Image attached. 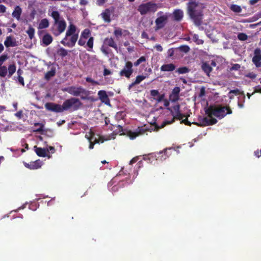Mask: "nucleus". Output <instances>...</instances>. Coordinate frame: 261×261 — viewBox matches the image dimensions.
Here are the masks:
<instances>
[{"instance_id": "0e129e2a", "label": "nucleus", "mask_w": 261, "mask_h": 261, "mask_svg": "<svg viewBox=\"0 0 261 261\" xmlns=\"http://www.w3.org/2000/svg\"><path fill=\"white\" fill-rule=\"evenodd\" d=\"M6 11V7L3 5H0V13H5Z\"/></svg>"}, {"instance_id": "58836bf2", "label": "nucleus", "mask_w": 261, "mask_h": 261, "mask_svg": "<svg viewBox=\"0 0 261 261\" xmlns=\"http://www.w3.org/2000/svg\"><path fill=\"white\" fill-rule=\"evenodd\" d=\"M55 73L56 72L55 69H51V70L47 71L45 75V79L48 80L51 77L54 76L55 75Z\"/></svg>"}, {"instance_id": "0eeeda50", "label": "nucleus", "mask_w": 261, "mask_h": 261, "mask_svg": "<svg viewBox=\"0 0 261 261\" xmlns=\"http://www.w3.org/2000/svg\"><path fill=\"white\" fill-rule=\"evenodd\" d=\"M167 149H165L163 151H161L157 153H150L148 155H144L143 160L147 161L148 163H152V160L155 159L156 160H160L161 161L165 160L168 155L167 154Z\"/></svg>"}, {"instance_id": "79ce46f5", "label": "nucleus", "mask_w": 261, "mask_h": 261, "mask_svg": "<svg viewBox=\"0 0 261 261\" xmlns=\"http://www.w3.org/2000/svg\"><path fill=\"white\" fill-rule=\"evenodd\" d=\"M179 50L182 53H187L190 50V47L187 45H181L178 48Z\"/></svg>"}, {"instance_id": "338daca9", "label": "nucleus", "mask_w": 261, "mask_h": 261, "mask_svg": "<svg viewBox=\"0 0 261 261\" xmlns=\"http://www.w3.org/2000/svg\"><path fill=\"white\" fill-rule=\"evenodd\" d=\"M254 154L257 158H259L261 156V149L259 151L258 150L255 151Z\"/></svg>"}, {"instance_id": "412c9836", "label": "nucleus", "mask_w": 261, "mask_h": 261, "mask_svg": "<svg viewBox=\"0 0 261 261\" xmlns=\"http://www.w3.org/2000/svg\"><path fill=\"white\" fill-rule=\"evenodd\" d=\"M4 44L7 47H14L17 45L15 39L11 36H8L6 38L4 41Z\"/></svg>"}, {"instance_id": "f3484780", "label": "nucleus", "mask_w": 261, "mask_h": 261, "mask_svg": "<svg viewBox=\"0 0 261 261\" xmlns=\"http://www.w3.org/2000/svg\"><path fill=\"white\" fill-rule=\"evenodd\" d=\"M97 95L99 100L105 105L110 106V100L109 96L105 90H100L98 92Z\"/></svg>"}, {"instance_id": "052dcab7", "label": "nucleus", "mask_w": 261, "mask_h": 261, "mask_svg": "<svg viewBox=\"0 0 261 261\" xmlns=\"http://www.w3.org/2000/svg\"><path fill=\"white\" fill-rule=\"evenodd\" d=\"M112 74V72L107 69V68H105L104 70H103V74L104 76H107V75H110Z\"/></svg>"}, {"instance_id": "1a4fd4ad", "label": "nucleus", "mask_w": 261, "mask_h": 261, "mask_svg": "<svg viewBox=\"0 0 261 261\" xmlns=\"http://www.w3.org/2000/svg\"><path fill=\"white\" fill-rule=\"evenodd\" d=\"M171 113H172V115L173 116V117L172 118L171 120V121H168V120L164 121L160 126H159L157 124H155V130L157 131L159 129L163 128L167 124H172V123H173L175 121V119L182 120L183 118L184 117H185V115L181 114L180 113V112H178V113H174L172 111H171Z\"/></svg>"}, {"instance_id": "a211bd4d", "label": "nucleus", "mask_w": 261, "mask_h": 261, "mask_svg": "<svg viewBox=\"0 0 261 261\" xmlns=\"http://www.w3.org/2000/svg\"><path fill=\"white\" fill-rule=\"evenodd\" d=\"M180 88L178 87H175L172 90V93L169 95V99L172 102L177 101L179 99Z\"/></svg>"}, {"instance_id": "4be33fe9", "label": "nucleus", "mask_w": 261, "mask_h": 261, "mask_svg": "<svg viewBox=\"0 0 261 261\" xmlns=\"http://www.w3.org/2000/svg\"><path fill=\"white\" fill-rule=\"evenodd\" d=\"M103 43L106 45L112 47L116 50L118 49V46L116 43L115 42L114 39L112 37L105 38Z\"/></svg>"}, {"instance_id": "9d476101", "label": "nucleus", "mask_w": 261, "mask_h": 261, "mask_svg": "<svg viewBox=\"0 0 261 261\" xmlns=\"http://www.w3.org/2000/svg\"><path fill=\"white\" fill-rule=\"evenodd\" d=\"M133 66V64L130 61L126 62L123 68L119 72L120 76L129 79L134 72Z\"/></svg>"}, {"instance_id": "dca6fc26", "label": "nucleus", "mask_w": 261, "mask_h": 261, "mask_svg": "<svg viewBox=\"0 0 261 261\" xmlns=\"http://www.w3.org/2000/svg\"><path fill=\"white\" fill-rule=\"evenodd\" d=\"M210 118H208L207 117H204L202 119L201 121L199 124L196 123L197 125L200 126H208L215 124L217 123V120L213 117H210Z\"/></svg>"}, {"instance_id": "5701e85b", "label": "nucleus", "mask_w": 261, "mask_h": 261, "mask_svg": "<svg viewBox=\"0 0 261 261\" xmlns=\"http://www.w3.org/2000/svg\"><path fill=\"white\" fill-rule=\"evenodd\" d=\"M53 40L52 36L48 33L45 34L42 38V43L44 46H48L49 45Z\"/></svg>"}, {"instance_id": "aec40b11", "label": "nucleus", "mask_w": 261, "mask_h": 261, "mask_svg": "<svg viewBox=\"0 0 261 261\" xmlns=\"http://www.w3.org/2000/svg\"><path fill=\"white\" fill-rule=\"evenodd\" d=\"M76 27L73 23H70L66 31L65 36L64 37V40H68V37L71 35L78 34L76 33Z\"/></svg>"}, {"instance_id": "c85d7f7f", "label": "nucleus", "mask_w": 261, "mask_h": 261, "mask_svg": "<svg viewBox=\"0 0 261 261\" xmlns=\"http://www.w3.org/2000/svg\"><path fill=\"white\" fill-rule=\"evenodd\" d=\"M35 151L36 153L40 157L46 156V148L38 147L36 146H34Z\"/></svg>"}, {"instance_id": "680f3d73", "label": "nucleus", "mask_w": 261, "mask_h": 261, "mask_svg": "<svg viewBox=\"0 0 261 261\" xmlns=\"http://www.w3.org/2000/svg\"><path fill=\"white\" fill-rule=\"evenodd\" d=\"M46 152L50 151L51 153L55 152V148L53 146H49L48 148H46Z\"/></svg>"}, {"instance_id": "393cba45", "label": "nucleus", "mask_w": 261, "mask_h": 261, "mask_svg": "<svg viewBox=\"0 0 261 261\" xmlns=\"http://www.w3.org/2000/svg\"><path fill=\"white\" fill-rule=\"evenodd\" d=\"M176 68V66L172 63L163 64L161 67L162 71H173Z\"/></svg>"}, {"instance_id": "864d4df0", "label": "nucleus", "mask_w": 261, "mask_h": 261, "mask_svg": "<svg viewBox=\"0 0 261 261\" xmlns=\"http://www.w3.org/2000/svg\"><path fill=\"white\" fill-rule=\"evenodd\" d=\"M205 94V88L202 87L201 88L200 92L198 94L199 97H202Z\"/></svg>"}, {"instance_id": "a18cd8bd", "label": "nucleus", "mask_w": 261, "mask_h": 261, "mask_svg": "<svg viewBox=\"0 0 261 261\" xmlns=\"http://www.w3.org/2000/svg\"><path fill=\"white\" fill-rule=\"evenodd\" d=\"M86 81L87 82L90 83L92 84L93 85H99V83L97 81H94L92 78L90 77H87L85 78Z\"/></svg>"}, {"instance_id": "f704fd0d", "label": "nucleus", "mask_w": 261, "mask_h": 261, "mask_svg": "<svg viewBox=\"0 0 261 261\" xmlns=\"http://www.w3.org/2000/svg\"><path fill=\"white\" fill-rule=\"evenodd\" d=\"M91 35V31L88 29H84L81 35V37L83 38V39H88V38H90V36Z\"/></svg>"}, {"instance_id": "603ef678", "label": "nucleus", "mask_w": 261, "mask_h": 261, "mask_svg": "<svg viewBox=\"0 0 261 261\" xmlns=\"http://www.w3.org/2000/svg\"><path fill=\"white\" fill-rule=\"evenodd\" d=\"M188 116H186V118L185 119H182L180 122V123H184L186 125L191 126V123L188 121Z\"/></svg>"}, {"instance_id": "7ed1b4c3", "label": "nucleus", "mask_w": 261, "mask_h": 261, "mask_svg": "<svg viewBox=\"0 0 261 261\" xmlns=\"http://www.w3.org/2000/svg\"><path fill=\"white\" fill-rule=\"evenodd\" d=\"M65 90L73 96H81V98L83 100L88 99V96L90 94L88 90L83 88L82 86L76 87L72 86L67 88Z\"/></svg>"}, {"instance_id": "c9c22d12", "label": "nucleus", "mask_w": 261, "mask_h": 261, "mask_svg": "<svg viewBox=\"0 0 261 261\" xmlns=\"http://www.w3.org/2000/svg\"><path fill=\"white\" fill-rule=\"evenodd\" d=\"M8 73V69L6 66L0 65V76L4 77Z\"/></svg>"}, {"instance_id": "a878e982", "label": "nucleus", "mask_w": 261, "mask_h": 261, "mask_svg": "<svg viewBox=\"0 0 261 261\" xmlns=\"http://www.w3.org/2000/svg\"><path fill=\"white\" fill-rule=\"evenodd\" d=\"M173 15L174 20L179 21L183 18V12L180 9L175 10L173 13Z\"/></svg>"}, {"instance_id": "ddd939ff", "label": "nucleus", "mask_w": 261, "mask_h": 261, "mask_svg": "<svg viewBox=\"0 0 261 261\" xmlns=\"http://www.w3.org/2000/svg\"><path fill=\"white\" fill-rule=\"evenodd\" d=\"M252 62L257 68L261 67V49L256 48L254 51Z\"/></svg>"}, {"instance_id": "c03bdc74", "label": "nucleus", "mask_w": 261, "mask_h": 261, "mask_svg": "<svg viewBox=\"0 0 261 261\" xmlns=\"http://www.w3.org/2000/svg\"><path fill=\"white\" fill-rule=\"evenodd\" d=\"M93 41H94V38L93 37H90L87 42V46L90 48V49H92L93 47Z\"/></svg>"}, {"instance_id": "2f4dec72", "label": "nucleus", "mask_w": 261, "mask_h": 261, "mask_svg": "<svg viewBox=\"0 0 261 261\" xmlns=\"http://www.w3.org/2000/svg\"><path fill=\"white\" fill-rule=\"evenodd\" d=\"M49 24V23L48 19L46 18H43L40 21L39 24L38 28L39 29H46L48 27Z\"/></svg>"}, {"instance_id": "e433bc0d", "label": "nucleus", "mask_w": 261, "mask_h": 261, "mask_svg": "<svg viewBox=\"0 0 261 261\" xmlns=\"http://www.w3.org/2000/svg\"><path fill=\"white\" fill-rule=\"evenodd\" d=\"M27 33L30 39H32L34 37L35 29L31 26L29 27L28 30L27 31Z\"/></svg>"}, {"instance_id": "6ab92c4d", "label": "nucleus", "mask_w": 261, "mask_h": 261, "mask_svg": "<svg viewBox=\"0 0 261 261\" xmlns=\"http://www.w3.org/2000/svg\"><path fill=\"white\" fill-rule=\"evenodd\" d=\"M24 166L30 169L34 170L40 168L42 166V162L40 160H38L34 162H31L29 163H24Z\"/></svg>"}, {"instance_id": "6e6d98bb", "label": "nucleus", "mask_w": 261, "mask_h": 261, "mask_svg": "<svg viewBox=\"0 0 261 261\" xmlns=\"http://www.w3.org/2000/svg\"><path fill=\"white\" fill-rule=\"evenodd\" d=\"M86 39H83L80 37V39L78 41V44L80 46H84L86 44Z\"/></svg>"}, {"instance_id": "423d86ee", "label": "nucleus", "mask_w": 261, "mask_h": 261, "mask_svg": "<svg viewBox=\"0 0 261 261\" xmlns=\"http://www.w3.org/2000/svg\"><path fill=\"white\" fill-rule=\"evenodd\" d=\"M193 6L192 5L190 8V12H187L190 18L193 20L195 24L197 26H200L202 24L203 18V13L201 10L193 11Z\"/></svg>"}, {"instance_id": "cd10ccee", "label": "nucleus", "mask_w": 261, "mask_h": 261, "mask_svg": "<svg viewBox=\"0 0 261 261\" xmlns=\"http://www.w3.org/2000/svg\"><path fill=\"white\" fill-rule=\"evenodd\" d=\"M22 13V9L20 6H17L15 7L12 15L13 17L15 18L17 20L20 19V16Z\"/></svg>"}, {"instance_id": "2eb2a0df", "label": "nucleus", "mask_w": 261, "mask_h": 261, "mask_svg": "<svg viewBox=\"0 0 261 261\" xmlns=\"http://www.w3.org/2000/svg\"><path fill=\"white\" fill-rule=\"evenodd\" d=\"M146 129L143 128V127H139L136 131H128L127 132V136L131 139H134L137 137L144 134L146 132Z\"/></svg>"}, {"instance_id": "e2e57ef3", "label": "nucleus", "mask_w": 261, "mask_h": 261, "mask_svg": "<svg viewBox=\"0 0 261 261\" xmlns=\"http://www.w3.org/2000/svg\"><path fill=\"white\" fill-rule=\"evenodd\" d=\"M88 139L90 142L89 148V149H92L94 148L95 143L91 141V138H88Z\"/></svg>"}, {"instance_id": "f8f14e48", "label": "nucleus", "mask_w": 261, "mask_h": 261, "mask_svg": "<svg viewBox=\"0 0 261 261\" xmlns=\"http://www.w3.org/2000/svg\"><path fill=\"white\" fill-rule=\"evenodd\" d=\"M79 38V34L71 35L68 40H64V38L61 41V43L65 46L72 47L74 46Z\"/></svg>"}, {"instance_id": "4c0bfd02", "label": "nucleus", "mask_w": 261, "mask_h": 261, "mask_svg": "<svg viewBox=\"0 0 261 261\" xmlns=\"http://www.w3.org/2000/svg\"><path fill=\"white\" fill-rule=\"evenodd\" d=\"M190 69L187 67H181L177 69L176 72H177L179 74H185L189 72Z\"/></svg>"}, {"instance_id": "49530a36", "label": "nucleus", "mask_w": 261, "mask_h": 261, "mask_svg": "<svg viewBox=\"0 0 261 261\" xmlns=\"http://www.w3.org/2000/svg\"><path fill=\"white\" fill-rule=\"evenodd\" d=\"M34 125L35 126H39L40 127L36 129L35 132H39V133H41L43 131V128L44 127V125L42 123H35L34 124Z\"/></svg>"}, {"instance_id": "5fc2aeb1", "label": "nucleus", "mask_w": 261, "mask_h": 261, "mask_svg": "<svg viewBox=\"0 0 261 261\" xmlns=\"http://www.w3.org/2000/svg\"><path fill=\"white\" fill-rule=\"evenodd\" d=\"M150 95L152 97H155L159 95V92L157 90H150Z\"/></svg>"}, {"instance_id": "bb28decb", "label": "nucleus", "mask_w": 261, "mask_h": 261, "mask_svg": "<svg viewBox=\"0 0 261 261\" xmlns=\"http://www.w3.org/2000/svg\"><path fill=\"white\" fill-rule=\"evenodd\" d=\"M201 69L207 76H210V73L212 71V67L208 63L203 62L201 65Z\"/></svg>"}, {"instance_id": "72a5a7b5", "label": "nucleus", "mask_w": 261, "mask_h": 261, "mask_svg": "<svg viewBox=\"0 0 261 261\" xmlns=\"http://www.w3.org/2000/svg\"><path fill=\"white\" fill-rule=\"evenodd\" d=\"M57 54L58 56L63 58L68 55V51L66 49L61 47L57 50Z\"/></svg>"}, {"instance_id": "39448f33", "label": "nucleus", "mask_w": 261, "mask_h": 261, "mask_svg": "<svg viewBox=\"0 0 261 261\" xmlns=\"http://www.w3.org/2000/svg\"><path fill=\"white\" fill-rule=\"evenodd\" d=\"M158 9L157 4L149 2L139 6L138 11L141 15H144L148 13H154Z\"/></svg>"}, {"instance_id": "bf43d9fd", "label": "nucleus", "mask_w": 261, "mask_h": 261, "mask_svg": "<svg viewBox=\"0 0 261 261\" xmlns=\"http://www.w3.org/2000/svg\"><path fill=\"white\" fill-rule=\"evenodd\" d=\"M173 110L175 111V113L180 112V105L179 104H177L173 106Z\"/></svg>"}, {"instance_id": "3c124183", "label": "nucleus", "mask_w": 261, "mask_h": 261, "mask_svg": "<svg viewBox=\"0 0 261 261\" xmlns=\"http://www.w3.org/2000/svg\"><path fill=\"white\" fill-rule=\"evenodd\" d=\"M165 99V94H161V95H159V96L158 97L155 99V100H156L157 102L158 103H159L162 101H164Z\"/></svg>"}, {"instance_id": "4468645a", "label": "nucleus", "mask_w": 261, "mask_h": 261, "mask_svg": "<svg viewBox=\"0 0 261 261\" xmlns=\"http://www.w3.org/2000/svg\"><path fill=\"white\" fill-rule=\"evenodd\" d=\"M115 8L114 7H111L106 9L101 13V16L106 22L109 23L111 22V15L114 12Z\"/></svg>"}, {"instance_id": "f03ea898", "label": "nucleus", "mask_w": 261, "mask_h": 261, "mask_svg": "<svg viewBox=\"0 0 261 261\" xmlns=\"http://www.w3.org/2000/svg\"><path fill=\"white\" fill-rule=\"evenodd\" d=\"M48 15L54 20V26L51 27V31L55 36H58L65 31L66 22L58 11H49Z\"/></svg>"}, {"instance_id": "6e6552de", "label": "nucleus", "mask_w": 261, "mask_h": 261, "mask_svg": "<svg viewBox=\"0 0 261 261\" xmlns=\"http://www.w3.org/2000/svg\"><path fill=\"white\" fill-rule=\"evenodd\" d=\"M158 17L155 20V30L157 31L163 29L167 22L169 14H164L163 12L160 11L157 13Z\"/></svg>"}, {"instance_id": "de8ad7c7", "label": "nucleus", "mask_w": 261, "mask_h": 261, "mask_svg": "<svg viewBox=\"0 0 261 261\" xmlns=\"http://www.w3.org/2000/svg\"><path fill=\"white\" fill-rule=\"evenodd\" d=\"M241 68V65L239 64H234L232 65V66L230 68L229 71H238L240 70Z\"/></svg>"}, {"instance_id": "473e14b6", "label": "nucleus", "mask_w": 261, "mask_h": 261, "mask_svg": "<svg viewBox=\"0 0 261 261\" xmlns=\"http://www.w3.org/2000/svg\"><path fill=\"white\" fill-rule=\"evenodd\" d=\"M8 72V77H10L16 71V66L15 63L9 65L7 68Z\"/></svg>"}, {"instance_id": "20e7f679", "label": "nucleus", "mask_w": 261, "mask_h": 261, "mask_svg": "<svg viewBox=\"0 0 261 261\" xmlns=\"http://www.w3.org/2000/svg\"><path fill=\"white\" fill-rule=\"evenodd\" d=\"M82 105V103L79 98L71 97L65 100L63 103V111L71 110L77 111Z\"/></svg>"}, {"instance_id": "774afa93", "label": "nucleus", "mask_w": 261, "mask_h": 261, "mask_svg": "<svg viewBox=\"0 0 261 261\" xmlns=\"http://www.w3.org/2000/svg\"><path fill=\"white\" fill-rule=\"evenodd\" d=\"M88 2L87 0H80V4L81 6H86L88 4Z\"/></svg>"}, {"instance_id": "f257e3e1", "label": "nucleus", "mask_w": 261, "mask_h": 261, "mask_svg": "<svg viewBox=\"0 0 261 261\" xmlns=\"http://www.w3.org/2000/svg\"><path fill=\"white\" fill-rule=\"evenodd\" d=\"M205 114L208 117L215 116L219 119L223 118L226 115L232 114V112L229 106L210 105L205 109Z\"/></svg>"}, {"instance_id": "9b49d317", "label": "nucleus", "mask_w": 261, "mask_h": 261, "mask_svg": "<svg viewBox=\"0 0 261 261\" xmlns=\"http://www.w3.org/2000/svg\"><path fill=\"white\" fill-rule=\"evenodd\" d=\"M45 109L50 112L61 113L63 112V105L55 103L54 102H46L45 104Z\"/></svg>"}, {"instance_id": "4d7b16f0", "label": "nucleus", "mask_w": 261, "mask_h": 261, "mask_svg": "<svg viewBox=\"0 0 261 261\" xmlns=\"http://www.w3.org/2000/svg\"><path fill=\"white\" fill-rule=\"evenodd\" d=\"M261 84V81H260ZM254 93H261V86L257 85L254 87Z\"/></svg>"}, {"instance_id": "ea45409f", "label": "nucleus", "mask_w": 261, "mask_h": 261, "mask_svg": "<svg viewBox=\"0 0 261 261\" xmlns=\"http://www.w3.org/2000/svg\"><path fill=\"white\" fill-rule=\"evenodd\" d=\"M230 9L236 13H240L242 11L241 7L237 5H232L230 7Z\"/></svg>"}, {"instance_id": "a19ab883", "label": "nucleus", "mask_w": 261, "mask_h": 261, "mask_svg": "<svg viewBox=\"0 0 261 261\" xmlns=\"http://www.w3.org/2000/svg\"><path fill=\"white\" fill-rule=\"evenodd\" d=\"M146 60V58L145 56H141L139 59H138L136 62H134V65L135 66L137 67L139 66L141 63L145 62Z\"/></svg>"}, {"instance_id": "c756f323", "label": "nucleus", "mask_w": 261, "mask_h": 261, "mask_svg": "<svg viewBox=\"0 0 261 261\" xmlns=\"http://www.w3.org/2000/svg\"><path fill=\"white\" fill-rule=\"evenodd\" d=\"M187 5V12H190V8L192 5L193 6V11H197L201 10L200 9H198V3L194 0H190Z\"/></svg>"}, {"instance_id": "37998d69", "label": "nucleus", "mask_w": 261, "mask_h": 261, "mask_svg": "<svg viewBox=\"0 0 261 261\" xmlns=\"http://www.w3.org/2000/svg\"><path fill=\"white\" fill-rule=\"evenodd\" d=\"M238 38L241 41H245L248 38V36L243 33H239L238 35Z\"/></svg>"}, {"instance_id": "8fccbe9b", "label": "nucleus", "mask_w": 261, "mask_h": 261, "mask_svg": "<svg viewBox=\"0 0 261 261\" xmlns=\"http://www.w3.org/2000/svg\"><path fill=\"white\" fill-rule=\"evenodd\" d=\"M7 54L3 55L0 56V65H2L3 63L8 59Z\"/></svg>"}, {"instance_id": "7c9ffc66", "label": "nucleus", "mask_w": 261, "mask_h": 261, "mask_svg": "<svg viewBox=\"0 0 261 261\" xmlns=\"http://www.w3.org/2000/svg\"><path fill=\"white\" fill-rule=\"evenodd\" d=\"M229 93H233L235 95H240L239 98L241 100L242 99L243 100V102H245V95L244 91H241L238 89H236L234 90H232L229 92Z\"/></svg>"}, {"instance_id": "09e8293b", "label": "nucleus", "mask_w": 261, "mask_h": 261, "mask_svg": "<svg viewBox=\"0 0 261 261\" xmlns=\"http://www.w3.org/2000/svg\"><path fill=\"white\" fill-rule=\"evenodd\" d=\"M114 35L116 37H118L119 36H121L122 35V31L121 28H118L114 31Z\"/></svg>"}, {"instance_id": "69168bd1", "label": "nucleus", "mask_w": 261, "mask_h": 261, "mask_svg": "<svg viewBox=\"0 0 261 261\" xmlns=\"http://www.w3.org/2000/svg\"><path fill=\"white\" fill-rule=\"evenodd\" d=\"M168 55L169 57H172L174 54V50L173 49V48H170L168 50Z\"/></svg>"}, {"instance_id": "13d9d810", "label": "nucleus", "mask_w": 261, "mask_h": 261, "mask_svg": "<svg viewBox=\"0 0 261 261\" xmlns=\"http://www.w3.org/2000/svg\"><path fill=\"white\" fill-rule=\"evenodd\" d=\"M107 2V0H97L96 1V5L98 6H101L103 5L105 3Z\"/></svg>"}, {"instance_id": "b1692460", "label": "nucleus", "mask_w": 261, "mask_h": 261, "mask_svg": "<svg viewBox=\"0 0 261 261\" xmlns=\"http://www.w3.org/2000/svg\"><path fill=\"white\" fill-rule=\"evenodd\" d=\"M146 76L143 75H137L134 82L129 85L128 89L130 90L134 86L136 85L139 84L142 81L146 79Z\"/></svg>"}]
</instances>
